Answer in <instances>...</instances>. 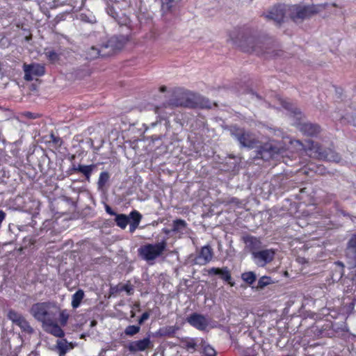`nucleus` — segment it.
<instances>
[{
  "mask_svg": "<svg viewBox=\"0 0 356 356\" xmlns=\"http://www.w3.org/2000/svg\"><path fill=\"white\" fill-rule=\"evenodd\" d=\"M153 346V341L150 339L149 337H147L129 342L127 345V349L131 353H136L152 349Z\"/></svg>",
  "mask_w": 356,
  "mask_h": 356,
  "instance_id": "1a4fd4ad",
  "label": "nucleus"
},
{
  "mask_svg": "<svg viewBox=\"0 0 356 356\" xmlns=\"http://www.w3.org/2000/svg\"><path fill=\"white\" fill-rule=\"evenodd\" d=\"M231 40L243 52L255 54L257 56L269 55V57L279 56L278 52L271 51L269 42L247 34L243 29H236L230 34Z\"/></svg>",
  "mask_w": 356,
  "mask_h": 356,
  "instance_id": "f03ea898",
  "label": "nucleus"
},
{
  "mask_svg": "<svg viewBox=\"0 0 356 356\" xmlns=\"http://www.w3.org/2000/svg\"><path fill=\"white\" fill-rule=\"evenodd\" d=\"M24 72V79L31 81L33 76H42L45 74V68L43 65L38 63L26 64L23 65Z\"/></svg>",
  "mask_w": 356,
  "mask_h": 356,
  "instance_id": "9d476101",
  "label": "nucleus"
},
{
  "mask_svg": "<svg viewBox=\"0 0 356 356\" xmlns=\"http://www.w3.org/2000/svg\"><path fill=\"white\" fill-rule=\"evenodd\" d=\"M228 282L229 283V284H231V286H233V284H232V282H230V281Z\"/></svg>",
  "mask_w": 356,
  "mask_h": 356,
  "instance_id": "6e6d98bb",
  "label": "nucleus"
},
{
  "mask_svg": "<svg viewBox=\"0 0 356 356\" xmlns=\"http://www.w3.org/2000/svg\"><path fill=\"white\" fill-rule=\"evenodd\" d=\"M88 56H90V59H93L99 57L101 55L98 49L92 47L88 52Z\"/></svg>",
  "mask_w": 356,
  "mask_h": 356,
  "instance_id": "4c0bfd02",
  "label": "nucleus"
},
{
  "mask_svg": "<svg viewBox=\"0 0 356 356\" xmlns=\"http://www.w3.org/2000/svg\"><path fill=\"white\" fill-rule=\"evenodd\" d=\"M186 321L198 330H205L209 325V320L205 316L197 313H193L186 318Z\"/></svg>",
  "mask_w": 356,
  "mask_h": 356,
  "instance_id": "ddd939ff",
  "label": "nucleus"
},
{
  "mask_svg": "<svg viewBox=\"0 0 356 356\" xmlns=\"http://www.w3.org/2000/svg\"><path fill=\"white\" fill-rule=\"evenodd\" d=\"M208 274L209 275H219L222 280L226 282H229V280H231V274L229 269L227 267L222 268H211L209 269Z\"/></svg>",
  "mask_w": 356,
  "mask_h": 356,
  "instance_id": "412c9836",
  "label": "nucleus"
},
{
  "mask_svg": "<svg viewBox=\"0 0 356 356\" xmlns=\"http://www.w3.org/2000/svg\"><path fill=\"white\" fill-rule=\"evenodd\" d=\"M275 251L273 249L259 250L253 253L252 259L259 267H264L270 263L275 258Z\"/></svg>",
  "mask_w": 356,
  "mask_h": 356,
  "instance_id": "6e6552de",
  "label": "nucleus"
},
{
  "mask_svg": "<svg viewBox=\"0 0 356 356\" xmlns=\"http://www.w3.org/2000/svg\"><path fill=\"white\" fill-rule=\"evenodd\" d=\"M334 270L336 273H338V279L341 278L342 275H343V265L341 262H336L335 263V268Z\"/></svg>",
  "mask_w": 356,
  "mask_h": 356,
  "instance_id": "e433bc0d",
  "label": "nucleus"
},
{
  "mask_svg": "<svg viewBox=\"0 0 356 356\" xmlns=\"http://www.w3.org/2000/svg\"><path fill=\"white\" fill-rule=\"evenodd\" d=\"M44 54L48 61L51 64H54L58 62L60 58V54L57 53L54 49H45Z\"/></svg>",
  "mask_w": 356,
  "mask_h": 356,
  "instance_id": "bb28decb",
  "label": "nucleus"
},
{
  "mask_svg": "<svg viewBox=\"0 0 356 356\" xmlns=\"http://www.w3.org/2000/svg\"><path fill=\"white\" fill-rule=\"evenodd\" d=\"M166 248V243L162 241L155 244H147L140 247L138 250L140 255L145 260L153 261L159 257Z\"/></svg>",
  "mask_w": 356,
  "mask_h": 356,
  "instance_id": "423d86ee",
  "label": "nucleus"
},
{
  "mask_svg": "<svg viewBox=\"0 0 356 356\" xmlns=\"http://www.w3.org/2000/svg\"><path fill=\"white\" fill-rule=\"evenodd\" d=\"M59 307L54 302H44L33 304L31 309V314L43 324L56 318Z\"/></svg>",
  "mask_w": 356,
  "mask_h": 356,
  "instance_id": "20e7f679",
  "label": "nucleus"
},
{
  "mask_svg": "<svg viewBox=\"0 0 356 356\" xmlns=\"http://www.w3.org/2000/svg\"><path fill=\"white\" fill-rule=\"evenodd\" d=\"M5 217L6 213L3 211L0 210V222H1L5 219Z\"/></svg>",
  "mask_w": 356,
  "mask_h": 356,
  "instance_id": "de8ad7c7",
  "label": "nucleus"
},
{
  "mask_svg": "<svg viewBox=\"0 0 356 356\" xmlns=\"http://www.w3.org/2000/svg\"><path fill=\"white\" fill-rule=\"evenodd\" d=\"M51 140L56 143H57L60 140V138L58 137L55 136L54 134H51Z\"/></svg>",
  "mask_w": 356,
  "mask_h": 356,
  "instance_id": "a18cd8bd",
  "label": "nucleus"
},
{
  "mask_svg": "<svg viewBox=\"0 0 356 356\" xmlns=\"http://www.w3.org/2000/svg\"><path fill=\"white\" fill-rule=\"evenodd\" d=\"M95 168V165L93 164L88 165H79L77 166V170H78L79 172H81L84 175V177L87 181H89L90 179L92 172Z\"/></svg>",
  "mask_w": 356,
  "mask_h": 356,
  "instance_id": "393cba45",
  "label": "nucleus"
},
{
  "mask_svg": "<svg viewBox=\"0 0 356 356\" xmlns=\"http://www.w3.org/2000/svg\"><path fill=\"white\" fill-rule=\"evenodd\" d=\"M24 115L29 119H35L36 118L34 113L29 111L25 112Z\"/></svg>",
  "mask_w": 356,
  "mask_h": 356,
  "instance_id": "79ce46f5",
  "label": "nucleus"
},
{
  "mask_svg": "<svg viewBox=\"0 0 356 356\" xmlns=\"http://www.w3.org/2000/svg\"><path fill=\"white\" fill-rule=\"evenodd\" d=\"M176 225V229H179V227H184L185 225V224L184 223H181V224H175Z\"/></svg>",
  "mask_w": 356,
  "mask_h": 356,
  "instance_id": "603ef678",
  "label": "nucleus"
},
{
  "mask_svg": "<svg viewBox=\"0 0 356 356\" xmlns=\"http://www.w3.org/2000/svg\"><path fill=\"white\" fill-rule=\"evenodd\" d=\"M287 10L288 15L293 22L309 19L318 12L314 5L295 4L289 6Z\"/></svg>",
  "mask_w": 356,
  "mask_h": 356,
  "instance_id": "39448f33",
  "label": "nucleus"
},
{
  "mask_svg": "<svg viewBox=\"0 0 356 356\" xmlns=\"http://www.w3.org/2000/svg\"><path fill=\"white\" fill-rule=\"evenodd\" d=\"M245 243V250L249 251L252 256L255 252H258L262 248V242L260 238L250 235H245L242 237Z\"/></svg>",
  "mask_w": 356,
  "mask_h": 356,
  "instance_id": "4468645a",
  "label": "nucleus"
},
{
  "mask_svg": "<svg viewBox=\"0 0 356 356\" xmlns=\"http://www.w3.org/2000/svg\"><path fill=\"white\" fill-rule=\"evenodd\" d=\"M42 327L46 332L51 334L52 335L56 337H62L64 336V332L56 323V318H53L51 321L43 324Z\"/></svg>",
  "mask_w": 356,
  "mask_h": 356,
  "instance_id": "a211bd4d",
  "label": "nucleus"
},
{
  "mask_svg": "<svg viewBox=\"0 0 356 356\" xmlns=\"http://www.w3.org/2000/svg\"><path fill=\"white\" fill-rule=\"evenodd\" d=\"M237 200H237L236 198H235V197H232V198L231 199V200L229 201V202L235 203V202H237Z\"/></svg>",
  "mask_w": 356,
  "mask_h": 356,
  "instance_id": "864d4df0",
  "label": "nucleus"
},
{
  "mask_svg": "<svg viewBox=\"0 0 356 356\" xmlns=\"http://www.w3.org/2000/svg\"><path fill=\"white\" fill-rule=\"evenodd\" d=\"M179 327L177 326H167L166 327L162 330V334L165 336H172L177 330H178Z\"/></svg>",
  "mask_w": 356,
  "mask_h": 356,
  "instance_id": "f704fd0d",
  "label": "nucleus"
},
{
  "mask_svg": "<svg viewBox=\"0 0 356 356\" xmlns=\"http://www.w3.org/2000/svg\"><path fill=\"white\" fill-rule=\"evenodd\" d=\"M74 348L72 343H68L65 339L58 340L57 341V348L60 355H64L66 353Z\"/></svg>",
  "mask_w": 356,
  "mask_h": 356,
  "instance_id": "5701e85b",
  "label": "nucleus"
},
{
  "mask_svg": "<svg viewBox=\"0 0 356 356\" xmlns=\"http://www.w3.org/2000/svg\"><path fill=\"white\" fill-rule=\"evenodd\" d=\"M287 204H289L290 207L287 209V212L290 216L296 215L298 211V204L296 203H291L289 200H286V204L284 207H286Z\"/></svg>",
  "mask_w": 356,
  "mask_h": 356,
  "instance_id": "c9c22d12",
  "label": "nucleus"
},
{
  "mask_svg": "<svg viewBox=\"0 0 356 356\" xmlns=\"http://www.w3.org/2000/svg\"><path fill=\"white\" fill-rule=\"evenodd\" d=\"M230 133L232 136L236 139L243 147H252L256 143L252 134L243 128L232 126Z\"/></svg>",
  "mask_w": 356,
  "mask_h": 356,
  "instance_id": "0eeeda50",
  "label": "nucleus"
},
{
  "mask_svg": "<svg viewBox=\"0 0 356 356\" xmlns=\"http://www.w3.org/2000/svg\"><path fill=\"white\" fill-rule=\"evenodd\" d=\"M106 211L108 214H110L111 216L116 215V213L108 205H106Z\"/></svg>",
  "mask_w": 356,
  "mask_h": 356,
  "instance_id": "37998d69",
  "label": "nucleus"
},
{
  "mask_svg": "<svg viewBox=\"0 0 356 356\" xmlns=\"http://www.w3.org/2000/svg\"><path fill=\"white\" fill-rule=\"evenodd\" d=\"M339 111H335L336 115L334 118L336 120H338L342 124H352L353 126L356 127V113L353 114V113L346 112V113H339Z\"/></svg>",
  "mask_w": 356,
  "mask_h": 356,
  "instance_id": "aec40b11",
  "label": "nucleus"
},
{
  "mask_svg": "<svg viewBox=\"0 0 356 356\" xmlns=\"http://www.w3.org/2000/svg\"><path fill=\"white\" fill-rule=\"evenodd\" d=\"M307 168L311 172H314L315 174L319 175H325L328 173L326 168L321 164L311 163L307 165Z\"/></svg>",
  "mask_w": 356,
  "mask_h": 356,
  "instance_id": "b1692460",
  "label": "nucleus"
},
{
  "mask_svg": "<svg viewBox=\"0 0 356 356\" xmlns=\"http://www.w3.org/2000/svg\"><path fill=\"white\" fill-rule=\"evenodd\" d=\"M138 225V224H130V227H129L130 232H134L135 231V229H136Z\"/></svg>",
  "mask_w": 356,
  "mask_h": 356,
  "instance_id": "49530a36",
  "label": "nucleus"
},
{
  "mask_svg": "<svg viewBox=\"0 0 356 356\" xmlns=\"http://www.w3.org/2000/svg\"><path fill=\"white\" fill-rule=\"evenodd\" d=\"M69 171L70 172V174H72V172H79L77 170V166L75 165H73Z\"/></svg>",
  "mask_w": 356,
  "mask_h": 356,
  "instance_id": "c03bdc74",
  "label": "nucleus"
},
{
  "mask_svg": "<svg viewBox=\"0 0 356 356\" xmlns=\"http://www.w3.org/2000/svg\"><path fill=\"white\" fill-rule=\"evenodd\" d=\"M228 282L229 283V284H231V286H233V284H232V282H230V281Z\"/></svg>",
  "mask_w": 356,
  "mask_h": 356,
  "instance_id": "4d7b16f0",
  "label": "nucleus"
},
{
  "mask_svg": "<svg viewBox=\"0 0 356 356\" xmlns=\"http://www.w3.org/2000/svg\"><path fill=\"white\" fill-rule=\"evenodd\" d=\"M117 225H119L120 227V228L122 229H124L127 225V224H124V223L117 224Z\"/></svg>",
  "mask_w": 356,
  "mask_h": 356,
  "instance_id": "8fccbe9b",
  "label": "nucleus"
},
{
  "mask_svg": "<svg viewBox=\"0 0 356 356\" xmlns=\"http://www.w3.org/2000/svg\"><path fill=\"white\" fill-rule=\"evenodd\" d=\"M159 90L161 92H163L165 91H166V87L163 86H161L160 88H159Z\"/></svg>",
  "mask_w": 356,
  "mask_h": 356,
  "instance_id": "3c124183",
  "label": "nucleus"
},
{
  "mask_svg": "<svg viewBox=\"0 0 356 356\" xmlns=\"http://www.w3.org/2000/svg\"><path fill=\"white\" fill-rule=\"evenodd\" d=\"M8 318L13 323L19 326L23 332L29 334L33 332V328L22 314L16 312L15 311L10 310L8 313Z\"/></svg>",
  "mask_w": 356,
  "mask_h": 356,
  "instance_id": "f8f14e48",
  "label": "nucleus"
},
{
  "mask_svg": "<svg viewBox=\"0 0 356 356\" xmlns=\"http://www.w3.org/2000/svg\"><path fill=\"white\" fill-rule=\"evenodd\" d=\"M280 103L282 106L291 112L294 118H296L295 125L298 129L306 136L317 137L322 131L321 126L317 123L311 122H302L304 117L302 112L297 108L292 102L288 99L280 98Z\"/></svg>",
  "mask_w": 356,
  "mask_h": 356,
  "instance_id": "7ed1b4c3",
  "label": "nucleus"
},
{
  "mask_svg": "<svg viewBox=\"0 0 356 356\" xmlns=\"http://www.w3.org/2000/svg\"><path fill=\"white\" fill-rule=\"evenodd\" d=\"M288 7L289 6L286 5H275L269 10L268 14L266 15V17L273 20L277 24H280L284 22L286 15H288Z\"/></svg>",
  "mask_w": 356,
  "mask_h": 356,
  "instance_id": "9b49d317",
  "label": "nucleus"
},
{
  "mask_svg": "<svg viewBox=\"0 0 356 356\" xmlns=\"http://www.w3.org/2000/svg\"><path fill=\"white\" fill-rule=\"evenodd\" d=\"M184 348L188 350H195L197 343L195 339H186L183 341Z\"/></svg>",
  "mask_w": 356,
  "mask_h": 356,
  "instance_id": "473e14b6",
  "label": "nucleus"
},
{
  "mask_svg": "<svg viewBox=\"0 0 356 356\" xmlns=\"http://www.w3.org/2000/svg\"><path fill=\"white\" fill-rule=\"evenodd\" d=\"M303 173H305V174H306V175H309V172H308V171H307L306 170H304V172H303Z\"/></svg>",
  "mask_w": 356,
  "mask_h": 356,
  "instance_id": "5fc2aeb1",
  "label": "nucleus"
},
{
  "mask_svg": "<svg viewBox=\"0 0 356 356\" xmlns=\"http://www.w3.org/2000/svg\"><path fill=\"white\" fill-rule=\"evenodd\" d=\"M213 257L212 250L209 246H204L200 251V256L195 258V264L205 265L209 263Z\"/></svg>",
  "mask_w": 356,
  "mask_h": 356,
  "instance_id": "6ab92c4d",
  "label": "nucleus"
},
{
  "mask_svg": "<svg viewBox=\"0 0 356 356\" xmlns=\"http://www.w3.org/2000/svg\"><path fill=\"white\" fill-rule=\"evenodd\" d=\"M58 313H59V321L60 325L63 326L65 325L69 318L68 312L66 309H59Z\"/></svg>",
  "mask_w": 356,
  "mask_h": 356,
  "instance_id": "2f4dec72",
  "label": "nucleus"
},
{
  "mask_svg": "<svg viewBox=\"0 0 356 356\" xmlns=\"http://www.w3.org/2000/svg\"><path fill=\"white\" fill-rule=\"evenodd\" d=\"M204 353L206 356H216V355L215 350L209 345L204 346Z\"/></svg>",
  "mask_w": 356,
  "mask_h": 356,
  "instance_id": "58836bf2",
  "label": "nucleus"
},
{
  "mask_svg": "<svg viewBox=\"0 0 356 356\" xmlns=\"http://www.w3.org/2000/svg\"><path fill=\"white\" fill-rule=\"evenodd\" d=\"M113 40L115 42V47L118 49H122L128 41V39L124 36H118L113 38Z\"/></svg>",
  "mask_w": 356,
  "mask_h": 356,
  "instance_id": "c85d7f7f",
  "label": "nucleus"
},
{
  "mask_svg": "<svg viewBox=\"0 0 356 356\" xmlns=\"http://www.w3.org/2000/svg\"><path fill=\"white\" fill-rule=\"evenodd\" d=\"M123 291H125L128 295H131L133 293L134 289L133 287L129 284H125L122 286V289Z\"/></svg>",
  "mask_w": 356,
  "mask_h": 356,
  "instance_id": "a19ab883",
  "label": "nucleus"
},
{
  "mask_svg": "<svg viewBox=\"0 0 356 356\" xmlns=\"http://www.w3.org/2000/svg\"><path fill=\"white\" fill-rule=\"evenodd\" d=\"M305 153L309 157L330 162L339 163L341 156L332 147H323L321 144L312 140L302 143L299 140L283 137L281 140H270L262 144L257 151V157L265 161H281L287 165H293L289 161L296 160L300 154Z\"/></svg>",
  "mask_w": 356,
  "mask_h": 356,
  "instance_id": "f257e3e1",
  "label": "nucleus"
},
{
  "mask_svg": "<svg viewBox=\"0 0 356 356\" xmlns=\"http://www.w3.org/2000/svg\"><path fill=\"white\" fill-rule=\"evenodd\" d=\"M110 175L108 172H102L98 179V185L99 187H104L108 182Z\"/></svg>",
  "mask_w": 356,
  "mask_h": 356,
  "instance_id": "7c9ffc66",
  "label": "nucleus"
},
{
  "mask_svg": "<svg viewBox=\"0 0 356 356\" xmlns=\"http://www.w3.org/2000/svg\"><path fill=\"white\" fill-rule=\"evenodd\" d=\"M242 280L249 284H253L256 279V274L252 271L245 272L241 275Z\"/></svg>",
  "mask_w": 356,
  "mask_h": 356,
  "instance_id": "cd10ccee",
  "label": "nucleus"
},
{
  "mask_svg": "<svg viewBox=\"0 0 356 356\" xmlns=\"http://www.w3.org/2000/svg\"><path fill=\"white\" fill-rule=\"evenodd\" d=\"M149 314L148 312H144L138 320L139 325L143 324L144 321L149 318Z\"/></svg>",
  "mask_w": 356,
  "mask_h": 356,
  "instance_id": "ea45409f",
  "label": "nucleus"
},
{
  "mask_svg": "<svg viewBox=\"0 0 356 356\" xmlns=\"http://www.w3.org/2000/svg\"><path fill=\"white\" fill-rule=\"evenodd\" d=\"M84 296V291L82 289H79L75 293L72 295L71 304L74 309H76L80 306Z\"/></svg>",
  "mask_w": 356,
  "mask_h": 356,
  "instance_id": "a878e982",
  "label": "nucleus"
},
{
  "mask_svg": "<svg viewBox=\"0 0 356 356\" xmlns=\"http://www.w3.org/2000/svg\"><path fill=\"white\" fill-rule=\"evenodd\" d=\"M347 255L350 268H356V234H353L349 240Z\"/></svg>",
  "mask_w": 356,
  "mask_h": 356,
  "instance_id": "f3484780",
  "label": "nucleus"
},
{
  "mask_svg": "<svg viewBox=\"0 0 356 356\" xmlns=\"http://www.w3.org/2000/svg\"><path fill=\"white\" fill-rule=\"evenodd\" d=\"M296 197L300 201V204L302 203L305 205L314 204V197L308 194L307 188L300 189L299 193L296 195Z\"/></svg>",
  "mask_w": 356,
  "mask_h": 356,
  "instance_id": "4be33fe9",
  "label": "nucleus"
},
{
  "mask_svg": "<svg viewBox=\"0 0 356 356\" xmlns=\"http://www.w3.org/2000/svg\"><path fill=\"white\" fill-rule=\"evenodd\" d=\"M172 222H175V223H184L185 222V221L184 220H181V219H177V220H173Z\"/></svg>",
  "mask_w": 356,
  "mask_h": 356,
  "instance_id": "09e8293b",
  "label": "nucleus"
},
{
  "mask_svg": "<svg viewBox=\"0 0 356 356\" xmlns=\"http://www.w3.org/2000/svg\"><path fill=\"white\" fill-rule=\"evenodd\" d=\"M115 216V222L117 223H136L140 222L142 219V215L136 210L132 211L129 216L116 213Z\"/></svg>",
  "mask_w": 356,
  "mask_h": 356,
  "instance_id": "2eb2a0df",
  "label": "nucleus"
},
{
  "mask_svg": "<svg viewBox=\"0 0 356 356\" xmlns=\"http://www.w3.org/2000/svg\"><path fill=\"white\" fill-rule=\"evenodd\" d=\"M271 283L272 280L270 277L263 276L259 280L257 287L259 289H263L265 286L270 284Z\"/></svg>",
  "mask_w": 356,
  "mask_h": 356,
  "instance_id": "72a5a7b5",
  "label": "nucleus"
},
{
  "mask_svg": "<svg viewBox=\"0 0 356 356\" xmlns=\"http://www.w3.org/2000/svg\"><path fill=\"white\" fill-rule=\"evenodd\" d=\"M140 330L139 325H129L124 330V334L127 336H134L138 334Z\"/></svg>",
  "mask_w": 356,
  "mask_h": 356,
  "instance_id": "c756f323",
  "label": "nucleus"
},
{
  "mask_svg": "<svg viewBox=\"0 0 356 356\" xmlns=\"http://www.w3.org/2000/svg\"><path fill=\"white\" fill-rule=\"evenodd\" d=\"M171 104L174 106L186 108H195V103L188 97L186 92H181L180 97L173 99Z\"/></svg>",
  "mask_w": 356,
  "mask_h": 356,
  "instance_id": "dca6fc26",
  "label": "nucleus"
}]
</instances>
